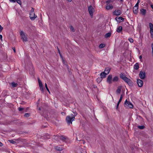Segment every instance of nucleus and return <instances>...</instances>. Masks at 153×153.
Instances as JSON below:
<instances>
[{"label":"nucleus","mask_w":153,"mask_h":153,"mask_svg":"<svg viewBox=\"0 0 153 153\" xmlns=\"http://www.w3.org/2000/svg\"><path fill=\"white\" fill-rule=\"evenodd\" d=\"M29 14L30 19L31 20H34L37 17V16L35 15L33 8H32L31 10L30 11Z\"/></svg>","instance_id":"1"},{"label":"nucleus","mask_w":153,"mask_h":153,"mask_svg":"<svg viewBox=\"0 0 153 153\" xmlns=\"http://www.w3.org/2000/svg\"><path fill=\"white\" fill-rule=\"evenodd\" d=\"M75 116L72 114L71 116H68L66 118V121L68 124H72V122L74 120Z\"/></svg>","instance_id":"2"},{"label":"nucleus","mask_w":153,"mask_h":153,"mask_svg":"<svg viewBox=\"0 0 153 153\" xmlns=\"http://www.w3.org/2000/svg\"><path fill=\"white\" fill-rule=\"evenodd\" d=\"M124 106L127 108H132L133 105L130 102L126 100L124 103Z\"/></svg>","instance_id":"3"},{"label":"nucleus","mask_w":153,"mask_h":153,"mask_svg":"<svg viewBox=\"0 0 153 153\" xmlns=\"http://www.w3.org/2000/svg\"><path fill=\"white\" fill-rule=\"evenodd\" d=\"M112 2L111 0H108L106 1V9L107 10H111L113 8V6L110 3Z\"/></svg>","instance_id":"4"},{"label":"nucleus","mask_w":153,"mask_h":153,"mask_svg":"<svg viewBox=\"0 0 153 153\" xmlns=\"http://www.w3.org/2000/svg\"><path fill=\"white\" fill-rule=\"evenodd\" d=\"M20 36L23 42H26L27 41V35L23 31H21L20 32Z\"/></svg>","instance_id":"5"},{"label":"nucleus","mask_w":153,"mask_h":153,"mask_svg":"<svg viewBox=\"0 0 153 153\" xmlns=\"http://www.w3.org/2000/svg\"><path fill=\"white\" fill-rule=\"evenodd\" d=\"M88 9L90 15L92 17L94 11V8L91 5L88 7Z\"/></svg>","instance_id":"6"},{"label":"nucleus","mask_w":153,"mask_h":153,"mask_svg":"<svg viewBox=\"0 0 153 153\" xmlns=\"http://www.w3.org/2000/svg\"><path fill=\"white\" fill-rule=\"evenodd\" d=\"M112 75L111 74H109L107 79V82L109 84H111L112 83Z\"/></svg>","instance_id":"7"},{"label":"nucleus","mask_w":153,"mask_h":153,"mask_svg":"<svg viewBox=\"0 0 153 153\" xmlns=\"http://www.w3.org/2000/svg\"><path fill=\"white\" fill-rule=\"evenodd\" d=\"M149 26L150 28L151 37L153 38V25L151 23H150L149 24Z\"/></svg>","instance_id":"8"},{"label":"nucleus","mask_w":153,"mask_h":153,"mask_svg":"<svg viewBox=\"0 0 153 153\" xmlns=\"http://www.w3.org/2000/svg\"><path fill=\"white\" fill-rule=\"evenodd\" d=\"M140 77L141 79H144L146 76L145 72H144L141 71L139 74Z\"/></svg>","instance_id":"9"},{"label":"nucleus","mask_w":153,"mask_h":153,"mask_svg":"<svg viewBox=\"0 0 153 153\" xmlns=\"http://www.w3.org/2000/svg\"><path fill=\"white\" fill-rule=\"evenodd\" d=\"M137 83L139 87H142L143 85V81L140 79H137Z\"/></svg>","instance_id":"10"},{"label":"nucleus","mask_w":153,"mask_h":153,"mask_svg":"<svg viewBox=\"0 0 153 153\" xmlns=\"http://www.w3.org/2000/svg\"><path fill=\"white\" fill-rule=\"evenodd\" d=\"M121 13V11L120 10H115L114 12V14L116 16H119Z\"/></svg>","instance_id":"11"},{"label":"nucleus","mask_w":153,"mask_h":153,"mask_svg":"<svg viewBox=\"0 0 153 153\" xmlns=\"http://www.w3.org/2000/svg\"><path fill=\"white\" fill-rule=\"evenodd\" d=\"M123 80L128 85H131V81L126 77Z\"/></svg>","instance_id":"12"},{"label":"nucleus","mask_w":153,"mask_h":153,"mask_svg":"<svg viewBox=\"0 0 153 153\" xmlns=\"http://www.w3.org/2000/svg\"><path fill=\"white\" fill-rule=\"evenodd\" d=\"M122 88V87L121 86H119L118 87L116 91L117 94H119L120 93V92L121 91Z\"/></svg>","instance_id":"13"},{"label":"nucleus","mask_w":153,"mask_h":153,"mask_svg":"<svg viewBox=\"0 0 153 153\" xmlns=\"http://www.w3.org/2000/svg\"><path fill=\"white\" fill-rule=\"evenodd\" d=\"M140 13L143 15H145L146 14V10L144 9H142L140 10Z\"/></svg>","instance_id":"14"},{"label":"nucleus","mask_w":153,"mask_h":153,"mask_svg":"<svg viewBox=\"0 0 153 153\" xmlns=\"http://www.w3.org/2000/svg\"><path fill=\"white\" fill-rule=\"evenodd\" d=\"M133 12L135 14H137L138 11V7H134L133 9Z\"/></svg>","instance_id":"15"},{"label":"nucleus","mask_w":153,"mask_h":153,"mask_svg":"<svg viewBox=\"0 0 153 153\" xmlns=\"http://www.w3.org/2000/svg\"><path fill=\"white\" fill-rule=\"evenodd\" d=\"M110 70L111 69L110 68L108 67L106 68L105 69L104 72H105L106 74H109Z\"/></svg>","instance_id":"16"},{"label":"nucleus","mask_w":153,"mask_h":153,"mask_svg":"<svg viewBox=\"0 0 153 153\" xmlns=\"http://www.w3.org/2000/svg\"><path fill=\"white\" fill-rule=\"evenodd\" d=\"M107 75V74H106L105 72H102L100 74V78L102 79L105 78L106 77V76Z\"/></svg>","instance_id":"17"},{"label":"nucleus","mask_w":153,"mask_h":153,"mask_svg":"<svg viewBox=\"0 0 153 153\" xmlns=\"http://www.w3.org/2000/svg\"><path fill=\"white\" fill-rule=\"evenodd\" d=\"M119 79V77L117 76L114 77L112 79V83L113 82H117Z\"/></svg>","instance_id":"18"},{"label":"nucleus","mask_w":153,"mask_h":153,"mask_svg":"<svg viewBox=\"0 0 153 153\" xmlns=\"http://www.w3.org/2000/svg\"><path fill=\"white\" fill-rule=\"evenodd\" d=\"M57 137H58L59 139L63 141H65L66 139L63 136H59V137L56 136L55 138H56Z\"/></svg>","instance_id":"19"},{"label":"nucleus","mask_w":153,"mask_h":153,"mask_svg":"<svg viewBox=\"0 0 153 153\" xmlns=\"http://www.w3.org/2000/svg\"><path fill=\"white\" fill-rule=\"evenodd\" d=\"M10 1L15 2L16 1L17 3L19 4H21V1L20 0H9Z\"/></svg>","instance_id":"20"},{"label":"nucleus","mask_w":153,"mask_h":153,"mask_svg":"<svg viewBox=\"0 0 153 153\" xmlns=\"http://www.w3.org/2000/svg\"><path fill=\"white\" fill-rule=\"evenodd\" d=\"M122 29L123 28L122 26H120L117 28V31L118 32L120 33L122 31Z\"/></svg>","instance_id":"21"},{"label":"nucleus","mask_w":153,"mask_h":153,"mask_svg":"<svg viewBox=\"0 0 153 153\" xmlns=\"http://www.w3.org/2000/svg\"><path fill=\"white\" fill-rule=\"evenodd\" d=\"M120 78H121L123 80L124 79V78L126 77V76L125 74H124L123 73H121V74H120Z\"/></svg>","instance_id":"22"},{"label":"nucleus","mask_w":153,"mask_h":153,"mask_svg":"<svg viewBox=\"0 0 153 153\" xmlns=\"http://www.w3.org/2000/svg\"><path fill=\"white\" fill-rule=\"evenodd\" d=\"M117 19L118 20V21L120 22L121 21H123L124 20V19L122 17H119L116 18V19L117 20Z\"/></svg>","instance_id":"23"},{"label":"nucleus","mask_w":153,"mask_h":153,"mask_svg":"<svg viewBox=\"0 0 153 153\" xmlns=\"http://www.w3.org/2000/svg\"><path fill=\"white\" fill-rule=\"evenodd\" d=\"M134 69L136 70H137L138 69L139 66L138 64L137 63H136V64L134 65Z\"/></svg>","instance_id":"24"},{"label":"nucleus","mask_w":153,"mask_h":153,"mask_svg":"<svg viewBox=\"0 0 153 153\" xmlns=\"http://www.w3.org/2000/svg\"><path fill=\"white\" fill-rule=\"evenodd\" d=\"M57 49H58V52L60 55V57L62 59V62H63V63H65V62H64V61L63 60V59H62V55H61L60 52V50H59V48H57Z\"/></svg>","instance_id":"25"},{"label":"nucleus","mask_w":153,"mask_h":153,"mask_svg":"<svg viewBox=\"0 0 153 153\" xmlns=\"http://www.w3.org/2000/svg\"><path fill=\"white\" fill-rule=\"evenodd\" d=\"M55 149L56 150L58 151H61L62 150V148L56 146L55 147Z\"/></svg>","instance_id":"26"},{"label":"nucleus","mask_w":153,"mask_h":153,"mask_svg":"<svg viewBox=\"0 0 153 153\" xmlns=\"http://www.w3.org/2000/svg\"><path fill=\"white\" fill-rule=\"evenodd\" d=\"M11 85L13 87H16L17 86V84L14 82H12L11 83Z\"/></svg>","instance_id":"27"},{"label":"nucleus","mask_w":153,"mask_h":153,"mask_svg":"<svg viewBox=\"0 0 153 153\" xmlns=\"http://www.w3.org/2000/svg\"><path fill=\"white\" fill-rule=\"evenodd\" d=\"M38 82H39V86L43 85H42V82L39 79H38Z\"/></svg>","instance_id":"28"},{"label":"nucleus","mask_w":153,"mask_h":153,"mask_svg":"<svg viewBox=\"0 0 153 153\" xmlns=\"http://www.w3.org/2000/svg\"><path fill=\"white\" fill-rule=\"evenodd\" d=\"M111 34L110 33H108L106 34L105 35V36L106 38L110 37L111 36Z\"/></svg>","instance_id":"29"},{"label":"nucleus","mask_w":153,"mask_h":153,"mask_svg":"<svg viewBox=\"0 0 153 153\" xmlns=\"http://www.w3.org/2000/svg\"><path fill=\"white\" fill-rule=\"evenodd\" d=\"M102 78H101L98 77L97 79V81L98 83H99L102 80Z\"/></svg>","instance_id":"30"},{"label":"nucleus","mask_w":153,"mask_h":153,"mask_svg":"<svg viewBox=\"0 0 153 153\" xmlns=\"http://www.w3.org/2000/svg\"><path fill=\"white\" fill-rule=\"evenodd\" d=\"M105 45L104 44H100L99 46V47L100 48H102L105 47Z\"/></svg>","instance_id":"31"},{"label":"nucleus","mask_w":153,"mask_h":153,"mask_svg":"<svg viewBox=\"0 0 153 153\" xmlns=\"http://www.w3.org/2000/svg\"><path fill=\"white\" fill-rule=\"evenodd\" d=\"M39 89H40V90L42 91V92H43L44 89H43V85L41 86H39Z\"/></svg>","instance_id":"32"},{"label":"nucleus","mask_w":153,"mask_h":153,"mask_svg":"<svg viewBox=\"0 0 153 153\" xmlns=\"http://www.w3.org/2000/svg\"><path fill=\"white\" fill-rule=\"evenodd\" d=\"M128 40L131 43H133L134 41L133 39L131 38H129Z\"/></svg>","instance_id":"33"},{"label":"nucleus","mask_w":153,"mask_h":153,"mask_svg":"<svg viewBox=\"0 0 153 153\" xmlns=\"http://www.w3.org/2000/svg\"><path fill=\"white\" fill-rule=\"evenodd\" d=\"M45 87L47 90L48 91V92H49V93H50V91H49V89L47 87V84L46 83H45Z\"/></svg>","instance_id":"34"},{"label":"nucleus","mask_w":153,"mask_h":153,"mask_svg":"<svg viewBox=\"0 0 153 153\" xmlns=\"http://www.w3.org/2000/svg\"><path fill=\"white\" fill-rule=\"evenodd\" d=\"M123 98V95H121L120 97V100L118 101L119 103H120L122 101Z\"/></svg>","instance_id":"35"},{"label":"nucleus","mask_w":153,"mask_h":153,"mask_svg":"<svg viewBox=\"0 0 153 153\" xmlns=\"http://www.w3.org/2000/svg\"><path fill=\"white\" fill-rule=\"evenodd\" d=\"M70 30L73 32H74V28L72 26H71V27H70Z\"/></svg>","instance_id":"36"},{"label":"nucleus","mask_w":153,"mask_h":153,"mask_svg":"<svg viewBox=\"0 0 153 153\" xmlns=\"http://www.w3.org/2000/svg\"><path fill=\"white\" fill-rule=\"evenodd\" d=\"M30 116V114L28 113H26L25 114L24 116L26 117H28Z\"/></svg>","instance_id":"37"},{"label":"nucleus","mask_w":153,"mask_h":153,"mask_svg":"<svg viewBox=\"0 0 153 153\" xmlns=\"http://www.w3.org/2000/svg\"><path fill=\"white\" fill-rule=\"evenodd\" d=\"M138 127L140 129H143L144 127L143 126H138Z\"/></svg>","instance_id":"38"},{"label":"nucleus","mask_w":153,"mask_h":153,"mask_svg":"<svg viewBox=\"0 0 153 153\" xmlns=\"http://www.w3.org/2000/svg\"><path fill=\"white\" fill-rule=\"evenodd\" d=\"M139 59H140V61H141V62H142L143 61V60H142V56L140 55L139 56Z\"/></svg>","instance_id":"39"},{"label":"nucleus","mask_w":153,"mask_h":153,"mask_svg":"<svg viewBox=\"0 0 153 153\" xmlns=\"http://www.w3.org/2000/svg\"><path fill=\"white\" fill-rule=\"evenodd\" d=\"M120 103H119L118 102L117 104V106H116V109H117L118 108V106H119V104H120Z\"/></svg>","instance_id":"40"},{"label":"nucleus","mask_w":153,"mask_h":153,"mask_svg":"<svg viewBox=\"0 0 153 153\" xmlns=\"http://www.w3.org/2000/svg\"><path fill=\"white\" fill-rule=\"evenodd\" d=\"M23 109V108H22L21 107H19V111H22Z\"/></svg>","instance_id":"41"},{"label":"nucleus","mask_w":153,"mask_h":153,"mask_svg":"<svg viewBox=\"0 0 153 153\" xmlns=\"http://www.w3.org/2000/svg\"><path fill=\"white\" fill-rule=\"evenodd\" d=\"M138 4H138L137 3L136 4H135V6L134 7H138Z\"/></svg>","instance_id":"42"},{"label":"nucleus","mask_w":153,"mask_h":153,"mask_svg":"<svg viewBox=\"0 0 153 153\" xmlns=\"http://www.w3.org/2000/svg\"><path fill=\"white\" fill-rule=\"evenodd\" d=\"M2 36L1 35H0V39L2 41Z\"/></svg>","instance_id":"43"},{"label":"nucleus","mask_w":153,"mask_h":153,"mask_svg":"<svg viewBox=\"0 0 153 153\" xmlns=\"http://www.w3.org/2000/svg\"><path fill=\"white\" fill-rule=\"evenodd\" d=\"M152 50H153V43H152L151 45Z\"/></svg>","instance_id":"44"},{"label":"nucleus","mask_w":153,"mask_h":153,"mask_svg":"<svg viewBox=\"0 0 153 153\" xmlns=\"http://www.w3.org/2000/svg\"><path fill=\"white\" fill-rule=\"evenodd\" d=\"M140 1V0H138L137 3L139 4Z\"/></svg>","instance_id":"45"},{"label":"nucleus","mask_w":153,"mask_h":153,"mask_svg":"<svg viewBox=\"0 0 153 153\" xmlns=\"http://www.w3.org/2000/svg\"><path fill=\"white\" fill-rule=\"evenodd\" d=\"M11 143H15V141H13V140H12L11 141Z\"/></svg>","instance_id":"46"},{"label":"nucleus","mask_w":153,"mask_h":153,"mask_svg":"<svg viewBox=\"0 0 153 153\" xmlns=\"http://www.w3.org/2000/svg\"><path fill=\"white\" fill-rule=\"evenodd\" d=\"M13 51L14 52V53H15L16 52V50H15V48H13Z\"/></svg>","instance_id":"47"},{"label":"nucleus","mask_w":153,"mask_h":153,"mask_svg":"<svg viewBox=\"0 0 153 153\" xmlns=\"http://www.w3.org/2000/svg\"><path fill=\"white\" fill-rule=\"evenodd\" d=\"M2 146V143L0 142V146Z\"/></svg>","instance_id":"48"},{"label":"nucleus","mask_w":153,"mask_h":153,"mask_svg":"<svg viewBox=\"0 0 153 153\" xmlns=\"http://www.w3.org/2000/svg\"><path fill=\"white\" fill-rule=\"evenodd\" d=\"M151 7L153 9V5H151Z\"/></svg>","instance_id":"49"},{"label":"nucleus","mask_w":153,"mask_h":153,"mask_svg":"<svg viewBox=\"0 0 153 153\" xmlns=\"http://www.w3.org/2000/svg\"><path fill=\"white\" fill-rule=\"evenodd\" d=\"M152 56H153V50H152Z\"/></svg>","instance_id":"50"},{"label":"nucleus","mask_w":153,"mask_h":153,"mask_svg":"<svg viewBox=\"0 0 153 153\" xmlns=\"http://www.w3.org/2000/svg\"><path fill=\"white\" fill-rule=\"evenodd\" d=\"M83 143H84V141H83Z\"/></svg>","instance_id":"51"},{"label":"nucleus","mask_w":153,"mask_h":153,"mask_svg":"<svg viewBox=\"0 0 153 153\" xmlns=\"http://www.w3.org/2000/svg\"><path fill=\"white\" fill-rule=\"evenodd\" d=\"M39 110H40V108H39Z\"/></svg>","instance_id":"52"}]
</instances>
